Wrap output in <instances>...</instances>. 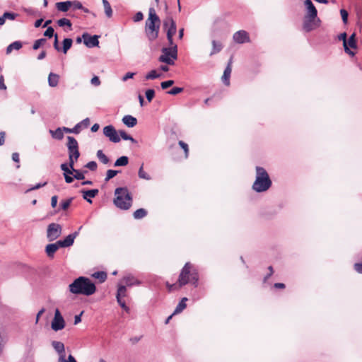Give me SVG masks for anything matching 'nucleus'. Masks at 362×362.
<instances>
[{
  "label": "nucleus",
  "instance_id": "obj_1",
  "mask_svg": "<svg viewBox=\"0 0 362 362\" xmlns=\"http://www.w3.org/2000/svg\"><path fill=\"white\" fill-rule=\"evenodd\" d=\"M69 289L73 294L89 296L95 293L96 287L90 279L80 276L69 284Z\"/></svg>",
  "mask_w": 362,
  "mask_h": 362
},
{
  "label": "nucleus",
  "instance_id": "obj_2",
  "mask_svg": "<svg viewBox=\"0 0 362 362\" xmlns=\"http://www.w3.org/2000/svg\"><path fill=\"white\" fill-rule=\"evenodd\" d=\"M272 182L267 170L260 166L256 167L255 180L252 185V189L257 192L267 191L272 186Z\"/></svg>",
  "mask_w": 362,
  "mask_h": 362
},
{
  "label": "nucleus",
  "instance_id": "obj_3",
  "mask_svg": "<svg viewBox=\"0 0 362 362\" xmlns=\"http://www.w3.org/2000/svg\"><path fill=\"white\" fill-rule=\"evenodd\" d=\"M160 23V18L157 16L155 9L150 8L148 11V18L146 22V33L150 41H153L158 37Z\"/></svg>",
  "mask_w": 362,
  "mask_h": 362
},
{
  "label": "nucleus",
  "instance_id": "obj_4",
  "mask_svg": "<svg viewBox=\"0 0 362 362\" xmlns=\"http://www.w3.org/2000/svg\"><path fill=\"white\" fill-rule=\"evenodd\" d=\"M199 276L196 269L192 268V265L187 262L182 268L178 279V287L191 283L195 287L198 285Z\"/></svg>",
  "mask_w": 362,
  "mask_h": 362
},
{
  "label": "nucleus",
  "instance_id": "obj_5",
  "mask_svg": "<svg viewBox=\"0 0 362 362\" xmlns=\"http://www.w3.org/2000/svg\"><path fill=\"white\" fill-rule=\"evenodd\" d=\"M115 205L122 209L127 210L132 204V197L126 187H118L115 191Z\"/></svg>",
  "mask_w": 362,
  "mask_h": 362
},
{
  "label": "nucleus",
  "instance_id": "obj_6",
  "mask_svg": "<svg viewBox=\"0 0 362 362\" xmlns=\"http://www.w3.org/2000/svg\"><path fill=\"white\" fill-rule=\"evenodd\" d=\"M177 59V46L169 47H163L161 54L158 57V61L165 63L167 65H174L175 61Z\"/></svg>",
  "mask_w": 362,
  "mask_h": 362
},
{
  "label": "nucleus",
  "instance_id": "obj_7",
  "mask_svg": "<svg viewBox=\"0 0 362 362\" xmlns=\"http://www.w3.org/2000/svg\"><path fill=\"white\" fill-rule=\"evenodd\" d=\"M62 233V227L59 223H52L47 226V238L49 242L57 240Z\"/></svg>",
  "mask_w": 362,
  "mask_h": 362
},
{
  "label": "nucleus",
  "instance_id": "obj_8",
  "mask_svg": "<svg viewBox=\"0 0 362 362\" xmlns=\"http://www.w3.org/2000/svg\"><path fill=\"white\" fill-rule=\"evenodd\" d=\"M320 20L317 17L304 16L303 29L305 32H310L320 26Z\"/></svg>",
  "mask_w": 362,
  "mask_h": 362
},
{
  "label": "nucleus",
  "instance_id": "obj_9",
  "mask_svg": "<svg viewBox=\"0 0 362 362\" xmlns=\"http://www.w3.org/2000/svg\"><path fill=\"white\" fill-rule=\"evenodd\" d=\"M67 140L68 142L66 146L68 148L69 157H73L75 158L76 159H78L80 156V152L78 150V141L75 138L70 136L67 137Z\"/></svg>",
  "mask_w": 362,
  "mask_h": 362
},
{
  "label": "nucleus",
  "instance_id": "obj_10",
  "mask_svg": "<svg viewBox=\"0 0 362 362\" xmlns=\"http://www.w3.org/2000/svg\"><path fill=\"white\" fill-rule=\"evenodd\" d=\"M65 321L64 317L61 315V313L58 308H57L54 311V316L51 323L52 329L55 331H59L64 328L65 327Z\"/></svg>",
  "mask_w": 362,
  "mask_h": 362
},
{
  "label": "nucleus",
  "instance_id": "obj_11",
  "mask_svg": "<svg viewBox=\"0 0 362 362\" xmlns=\"http://www.w3.org/2000/svg\"><path fill=\"white\" fill-rule=\"evenodd\" d=\"M103 134L106 137L109 138L110 141L112 142L118 143L120 141V137L112 125L105 127L103 128Z\"/></svg>",
  "mask_w": 362,
  "mask_h": 362
},
{
  "label": "nucleus",
  "instance_id": "obj_12",
  "mask_svg": "<svg viewBox=\"0 0 362 362\" xmlns=\"http://www.w3.org/2000/svg\"><path fill=\"white\" fill-rule=\"evenodd\" d=\"M163 27L167 29V38H170V36L173 37L176 33L177 27L172 17H166L163 21Z\"/></svg>",
  "mask_w": 362,
  "mask_h": 362
},
{
  "label": "nucleus",
  "instance_id": "obj_13",
  "mask_svg": "<svg viewBox=\"0 0 362 362\" xmlns=\"http://www.w3.org/2000/svg\"><path fill=\"white\" fill-rule=\"evenodd\" d=\"M82 38L84 45L89 48L98 47L99 45L98 35H95L91 36L88 33H85L82 35Z\"/></svg>",
  "mask_w": 362,
  "mask_h": 362
},
{
  "label": "nucleus",
  "instance_id": "obj_14",
  "mask_svg": "<svg viewBox=\"0 0 362 362\" xmlns=\"http://www.w3.org/2000/svg\"><path fill=\"white\" fill-rule=\"evenodd\" d=\"M233 39L236 43L238 44H243L250 42L248 33L243 30L235 32L233 34Z\"/></svg>",
  "mask_w": 362,
  "mask_h": 362
},
{
  "label": "nucleus",
  "instance_id": "obj_15",
  "mask_svg": "<svg viewBox=\"0 0 362 362\" xmlns=\"http://www.w3.org/2000/svg\"><path fill=\"white\" fill-rule=\"evenodd\" d=\"M78 231H76L71 234L67 235L64 240H60L57 241V244L61 246V247H68L71 246L74 243L75 238L78 236Z\"/></svg>",
  "mask_w": 362,
  "mask_h": 362
},
{
  "label": "nucleus",
  "instance_id": "obj_16",
  "mask_svg": "<svg viewBox=\"0 0 362 362\" xmlns=\"http://www.w3.org/2000/svg\"><path fill=\"white\" fill-rule=\"evenodd\" d=\"M304 5L306 11L305 16H308L310 17L317 16V11L311 0H305L304 1Z\"/></svg>",
  "mask_w": 362,
  "mask_h": 362
},
{
  "label": "nucleus",
  "instance_id": "obj_17",
  "mask_svg": "<svg viewBox=\"0 0 362 362\" xmlns=\"http://www.w3.org/2000/svg\"><path fill=\"white\" fill-rule=\"evenodd\" d=\"M52 346L56 351V352L59 354V358H61L62 357V359L65 358V347L64 344L62 342L58 341H53L52 342Z\"/></svg>",
  "mask_w": 362,
  "mask_h": 362
},
{
  "label": "nucleus",
  "instance_id": "obj_18",
  "mask_svg": "<svg viewBox=\"0 0 362 362\" xmlns=\"http://www.w3.org/2000/svg\"><path fill=\"white\" fill-rule=\"evenodd\" d=\"M123 284H124V286L131 287L132 286H138L141 284V282L138 280L136 277L131 274H128L123 277V279L121 281Z\"/></svg>",
  "mask_w": 362,
  "mask_h": 362
},
{
  "label": "nucleus",
  "instance_id": "obj_19",
  "mask_svg": "<svg viewBox=\"0 0 362 362\" xmlns=\"http://www.w3.org/2000/svg\"><path fill=\"white\" fill-rule=\"evenodd\" d=\"M61 246H59L57 244V241L54 243H50L46 245L45 247V252L49 258H53L54 256L55 252L60 248Z\"/></svg>",
  "mask_w": 362,
  "mask_h": 362
},
{
  "label": "nucleus",
  "instance_id": "obj_20",
  "mask_svg": "<svg viewBox=\"0 0 362 362\" xmlns=\"http://www.w3.org/2000/svg\"><path fill=\"white\" fill-rule=\"evenodd\" d=\"M231 71H232V68H231V59H230L229 61L226 68L225 69L223 74L222 76V81L227 86H228L230 85V77Z\"/></svg>",
  "mask_w": 362,
  "mask_h": 362
},
{
  "label": "nucleus",
  "instance_id": "obj_21",
  "mask_svg": "<svg viewBox=\"0 0 362 362\" xmlns=\"http://www.w3.org/2000/svg\"><path fill=\"white\" fill-rule=\"evenodd\" d=\"M98 192L99 190L98 189L81 191L83 198L89 203H92V200L90 199V198L95 197L96 195H98Z\"/></svg>",
  "mask_w": 362,
  "mask_h": 362
},
{
  "label": "nucleus",
  "instance_id": "obj_22",
  "mask_svg": "<svg viewBox=\"0 0 362 362\" xmlns=\"http://www.w3.org/2000/svg\"><path fill=\"white\" fill-rule=\"evenodd\" d=\"M122 122L128 127H134L137 124V119L136 117L132 115H125L122 118Z\"/></svg>",
  "mask_w": 362,
  "mask_h": 362
},
{
  "label": "nucleus",
  "instance_id": "obj_23",
  "mask_svg": "<svg viewBox=\"0 0 362 362\" xmlns=\"http://www.w3.org/2000/svg\"><path fill=\"white\" fill-rule=\"evenodd\" d=\"M56 8L59 11L66 12L71 8V1L57 2Z\"/></svg>",
  "mask_w": 362,
  "mask_h": 362
},
{
  "label": "nucleus",
  "instance_id": "obj_24",
  "mask_svg": "<svg viewBox=\"0 0 362 362\" xmlns=\"http://www.w3.org/2000/svg\"><path fill=\"white\" fill-rule=\"evenodd\" d=\"M59 76L57 74L50 73L48 76V83L51 87H56L59 83Z\"/></svg>",
  "mask_w": 362,
  "mask_h": 362
},
{
  "label": "nucleus",
  "instance_id": "obj_25",
  "mask_svg": "<svg viewBox=\"0 0 362 362\" xmlns=\"http://www.w3.org/2000/svg\"><path fill=\"white\" fill-rule=\"evenodd\" d=\"M187 300V298H183L181 301L176 306L173 315H176L180 313L187 306L186 301Z\"/></svg>",
  "mask_w": 362,
  "mask_h": 362
},
{
  "label": "nucleus",
  "instance_id": "obj_26",
  "mask_svg": "<svg viewBox=\"0 0 362 362\" xmlns=\"http://www.w3.org/2000/svg\"><path fill=\"white\" fill-rule=\"evenodd\" d=\"M346 33H341L340 35L339 36V39L340 40H343V45H344V50L345 52L349 54H351V55H354V53L353 52H351L349 48L347 47V40H346Z\"/></svg>",
  "mask_w": 362,
  "mask_h": 362
},
{
  "label": "nucleus",
  "instance_id": "obj_27",
  "mask_svg": "<svg viewBox=\"0 0 362 362\" xmlns=\"http://www.w3.org/2000/svg\"><path fill=\"white\" fill-rule=\"evenodd\" d=\"M49 133L51 134L52 136L56 139L61 140L64 137V132L62 130V128H57L56 130H49Z\"/></svg>",
  "mask_w": 362,
  "mask_h": 362
},
{
  "label": "nucleus",
  "instance_id": "obj_28",
  "mask_svg": "<svg viewBox=\"0 0 362 362\" xmlns=\"http://www.w3.org/2000/svg\"><path fill=\"white\" fill-rule=\"evenodd\" d=\"M129 163V158L127 156H123L116 160L114 163L115 167L126 166Z\"/></svg>",
  "mask_w": 362,
  "mask_h": 362
},
{
  "label": "nucleus",
  "instance_id": "obj_29",
  "mask_svg": "<svg viewBox=\"0 0 362 362\" xmlns=\"http://www.w3.org/2000/svg\"><path fill=\"white\" fill-rule=\"evenodd\" d=\"M105 13L107 18H111L112 16V9L110 4V3L107 0H104L103 2Z\"/></svg>",
  "mask_w": 362,
  "mask_h": 362
},
{
  "label": "nucleus",
  "instance_id": "obj_30",
  "mask_svg": "<svg viewBox=\"0 0 362 362\" xmlns=\"http://www.w3.org/2000/svg\"><path fill=\"white\" fill-rule=\"evenodd\" d=\"M212 51L210 53L211 56L219 52L223 47L221 43L216 42V40L212 41Z\"/></svg>",
  "mask_w": 362,
  "mask_h": 362
},
{
  "label": "nucleus",
  "instance_id": "obj_31",
  "mask_svg": "<svg viewBox=\"0 0 362 362\" xmlns=\"http://www.w3.org/2000/svg\"><path fill=\"white\" fill-rule=\"evenodd\" d=\"M57 23L59 27L66 26L69 28V30H71L72 23H71V21L67 18H63L59 19Z\"/></svg>",
  "mask_w": 362,
  "mask_h": 362
},
{
  "label": "nucleus",
  "instance_id": "obj_32",
  "mask_svg": "<svg viewBox=\"0 0 362 362\" xmlns=\"http://www.w3.org/2000/svg\"><path fill=\"white\" fill-rule=\"evenodd\" d=\"M127 286L124 285L119 284L118 285L117 292L116 295V298L119 297V298H122L125 297L127 295Z\"/></svg>",
  "mask_w": 362,
  "mask_h": 362
},
{
  "label": "nucleus",
  "instance_id": "obj_33",
  "mask_svg": "<svg viewBox=\"0 0 362 362\" xmlns=\"http://www.w3.org/2000/svg\"><path fill=\"white\" fill-rule=\"evenodd\" d=\"M97 158L98 160L103 164H107L110 162V159L103 152L102 150H98L97 151Z\"/></svg>",
  "mask_w": 362,
  "mask_h": 362
},
{
  "label": "nucleus",
  "instance_id": "obj_34",
  "mask_svg": "<svg viewBox=\"0 0 362 362\" xmlns=\"http://www.w3.org/2000/svg\"><path fill=\"white\" fill-rule=\"evenodd\" d=\"M73 40L71 38H65L63 40L62 52L66 54L67 51L71 47Z\"/></svg>",
  "mask_w": 362,
  "mask_h": 362
},
{
  "label": "nucleus",
  "instance_id": "obj_35",
  "mask_svg": "<svg viewBox=\"0 0 362 362\" xmlns=\"http://www.w3.org/2000/svg\"><path fill=\"white\" fill-rule=\"evenodd\" d=\"M147 214V211L144 209H139L134 212V218L135 219H141L145 217Z\"/></svg>",
  "mask_w": 362,
  "mask_h": 362
},
{
  "label": "nucleus",
  "instance_id": "obj_36",
  "mask_svg": "<svg viewBox=\"0 0 362 362\" xmlns=\"http://www.w3.org/2000/svg\"><path fill=\"white\" fill-rule=\"evenodd\" d=\"M138 175L139 178L146 180H150L151 179V176L144 170V164H142L141 166L140 167L138 172Z\"/></svg>",
  "mask_w": 362,
  "mask_h": 362
},
{
  "label": "nucleus",
  "instance_id": "obj_37",
  "mask_svg": "<svg viewBox=\"0 0 362 362\" xmlns=\"http://www.w3.org/2000/svg\"><path fill=\"white\" fill-rule=\"evenodd\" d=\"M6 341V337L0 330V356L3 354Z\"/></svg>",
  "mask_w": 362,
  "mask_h": 362
},
{
  "label": "nucleus",
  "instance_id": "obj_38",
  "mask_svg": "<svg viewBox=\"0 0 362 362\" xmlns=\"http://www.w3.org/2000/svg\"><path fill=\"white\" fill-rule=\"evenodd\" d=\"M161 76L160 74H158L156 70H151L150 72H148L145 78L146 80H153L158 78H160Z\"/></svg>",
  "mask_w": 362,
  "mask_h": 362
},
{
  "label": "nucleus",
  "instance_id": "obj_39",
  "mask_svg": "<svg viewBox=\"0 0 362 362\" xmlns=\"http://www.w3.org/2000/svg\"><path fill=\"white\" fill-rule=\"evenodd\" d=\"M93 276L100 280V282H104L107 279V274L104 272H97L93 274Z\"/></svg>",
  "mask_w": 362,
  "mask_h": 362
},
{
  "label": "nucleus",
  "instance_id": "obj_40",
  "mask_svg": "<svg viewBox=\"0 0 362 362\" xmlns=\"http://www.w3.org/2000/svg\"><path fill=\"white\" fill-rule=\"evenodd\" d=\"M356 34L353 33L347 40V47L356 49Z\"/></svg>",
  "mask_w": 362,
  "mask_h": 362
},
{
  "label": "nucleus",
  "instance_id": "obj_41",
  "mask_svg": "<svg viewBox=\"0 0 362 362\" xmlns=\"http://www.w3.org/2000/svg\"><path fill=\"white\" fill-rule=\"evenodd\" d=\"M87 173L86 170L80 171L78 170L74 169L73 175L75 179L81 180H83L85 178L84 173Z\"/></svg>",
  "mask_w": 362,
  "mask_h": 362
},
{
  "label": "nucleus",
  "instance_id": "obj_42",
  "mask_svg": "<svg viewBox=\"0 0 362 362\" xmlns=\"http://www.w3.org/2000/svg\"><path fill=\"white\" fill-rule=\"evenodd\" d=\"M119 134L124 140H128L131 141L132 143H136V141L132 136L127 134L124 131L120 130Z\"/></svg>",
  "mask_w": 362,
  "mask_h": 362
},
{
  "label": "nucleus",
  "instance_id": "obj_43",
  "mask_svg": "<svg viewBox=\"0 0 362 362\" xmlns=\"http://www.w3.org/2000/svg\"><path fill=\"white\" fill-rule=\"evenodd\" d=\"M120 171L115 170H108L106 173V177L105 180L106 182L109 181L110 179L113 178L116 176Z\"/></svg>",
  "mask_w": 362,
  "mask_h": 362
},
{
  "label": "nucleus",
  "instance_id": "obj_44",
  "mask_svg": "<svg viewBox=\"0 0 362 362\" xmlns=\"http://www.w3.org/2000/svg\"><path fill=\"white\" fill-rule=\"evenodd\" d=\"M72 200H73V198L71 197L68 199H66V200H62L61 202V207L63 210H66L71 205V202H72Z\"/></svg>",
  "mask_w": 362,
  "mask_h": 362
},
{
  "label": "nucleus",
  "instance_id": "obj_45",
  "mask_svg": "<svg viewBox=\"0 0 362 362\" xmlns=\"http://www.w3.org/2000/svg\"><path fill=\"white\" fill-rule=\"evenodd\" d=\"M45 42H46V40L44 38L37 40L36 41H35V42L33 44V49H39L40 47V46H42L44 43H45Z\"/></svg>",
  "mask_w": 362,
  "mask_h": 362
},
{
  "label": "nucleus",
  "instance_id": "obj_46",
  "mask_svg": "<svg viewBox=\"0 0 362 362\" xmlns=\"http://www.w3.org/2000/svg\"><path fill=\"white\" fill-rule=\"evenodd\" d=\"M340 14H341L343 23L344 24H346L348 23V16H349V13H348L347 11H346L345 9H341Z\"/></svg>",
  "mask_w": 362,
  "mask_h": 362
},
{
  "label": "nucleus",
  "instance_id": "obj_47",
  "mask_svg": "<svg viewBox=\"0 0 362 362\" xmlns=\"http://www.w3.org/2000/svg\"><path fill=\"white\" fill-rule=\"evenodd\" d=\"M71 7L74 9H81L83 8L82 4L78 1H71Z\"/></svg>",
  "mask_w": 362,
  "mask_h": 362
},
{
  "label": "nucleus",
  "instance_id": "obj_48",
  "mask_svg": "<svg viewBox=\"0 0 362 362\" xmlns=\"http://www.w3.org/2000/svg\"><path fill=\"white\" fill-rule=\"evenodd\" d=\"M16 16H17V14H16L14 13H10V12H5L3 14V17L4 18V22L6 21V19L14 20Z\"/></svg>",
  "mask_w": 362,
  "mask_h": 362
},
{
  "label": "nucleus",
  "instance_id": "obj_49",
  "mask_svg": "<svg viewBox=\"0 0 362 362\" xmlns=\"http://www.w3.org/2000/svg\"><path fill=\"white\" fill-rule=\"evenodd\" d=\"M155 95V91L153 89H148L146 91V97L148 102H151Z\"/></svg>",
  "mask_w": 362,
  "mask_h": 362
},
{
  "label": "nucleus",
  "instance_id": "obj_50",
  "mask_svg": "<svg viewBox=\"0 0 362 362\" xmlns=\"http://www.w3.org/2000/svg\"><path fill=\"white\" fill-rule=\"evenodd\" d=\"M183 91V88H180V87H174L171 90H170L169 91H168L167 93L170 95H177L181 92Z\"/></svg>",
  "mask_w": 362,
  "mask_h": 362
},
{
  "label": "nucleus",
  "instance_id": "obj_51",
  "mask_svg": "<svg viewBox=\"0 0 362 362\" xmlns=\"http://www.w3.org/2000/svg\"><path fill=\"white\" fill-rule=\"evenodd\" d=\"M85 167L92 171H95L97 170L98 165L95 161H90L85 165Z\"/></svg>",
  "mask_w": 362,
  "mask_h": 362
},
{
  "label": "nucleus",
  "instance_id": "obj_52",
  "mask_svg": "<svg viewBox=\"0 0 362 362\" xmlns=\"http://www.w3.org/2000/svg\"><path fill=\"white\" fill-rule=\"evenodd\" d=\"M173 84H174V81L168 80V81L162 82L160 83V86H161L162 89L164 90V89H167L168 88L170 87Z\"/></svg>",
  "mask_w": 362,
  "mask_h": 362
},
{
  "label": "nucleus",
  "instance_id": "obj_53",
  "mask_svg": "<svg viewBox=\"0 0 362 362\" xmlns=\"http://www.w3.org/2000/svg\"><path fill=\"white\" fill-rule=\"evenodd\" d=\"M178 144L184 150L185 153V157L187 158L189 153L188 145L182 141H180Z\"/></svg>",
  "mask_w": 362,
  "mask_h": 362
},
{
  "label": "nucleus",
  "instance_id": "obj_54",
  "mask_svg": "<svg viewBox=\"0 0 362 362\" xmlns=\"http://www.w3.org/2000/svg\"><path fill=\"white\" fill-rule=\"evenodd\" d=\"M117 301L119 303V305L127 312L129 311V307L127 306L126 303L124 300H123L122 298H119V297L117 298Z\"/></svg>",
  "mask_w": 362,
  "mask_h": 362
},
{
  "label": "nucleus",
  "instance_id": "obj_55",
  "mask_svg": "<svg viewBox=\"0 0 362 362\" xmlns=\"http://www.w3.org/2000/svg\"><path fill=\"white\" fill-rule=\"evenodd\" d=\"M54 28L52 27H48L44 33V35L45 37H52L54 35Z\"/></svg>",
  "mask_w": 362,
  "mask_h": 362
},
{
  "label": "nucleus",
  "instance_id": "obj_56",
  "mask_svg": "<svg viewBox=\"0 0 362 362\" xmlns=\"http://www.w3.org/2000/svg\"><path fill=\"white\" fill-rule=\"evenodd\" d=\"M10 45L13 48V50H19L22 47V43L20 41H15L10 44Z\"/></svg>",
  "mask_w": 362,
  "mask_h": 362
},
{
  "label": "nucleus",
  "instance_id": "obj_57",
  "mask_svg": "<svg viewBox=\"0 0 362 362\" xmlns=\"http://www.w3.org/2000/svg\"><path fill=\"white\" fill-rule=\"evenodd\" d=\"M90 83L92 85H93L95 86H98L100 85V81L99 78L96 76H93L91 78Z\"/></svg>",
  "mask_w": 362,
  "mask_h": 362
},
{
  "label": "nucleus",
  "instance_id": "obj_58",
  "mask_svg": "<svg viewBox=\"0 0 362 362\" xmlns=\"http://www.w3.org/2000/svg\"><path fill=\"white\" fill-rule=\"evenodd\" d=\"M78 159H76L75 158H73V157H69V163H68V165L73 170H74V163L75 162L77 161Z\"/></svg>",
  "mask_w": 362,
  "mask_h": 362
},
{
  "label": "nucleus",
  "instance_id": "obj_59",
  "mask_svg": "<svg viewBox=\"0 0 362 362\" xmlns=\"http://www.w3.org/2000/svg\"><path fill=\"white\" fill-rule=\"evenodd\" d=\"M144 18V15L141 12H137L134 17V21L135 22L141 21Z\"/></svg>",
  "mask_w": 362,
  "mask_h": 362
},
{
  "label": "nucleus",
  "instance_id": "obj_60",
  "mask_svg": "<svg viewBox=\"0 0 362 362\" xmlns=\"http://www.w3.org/2000/svg\"><path fill=\"white\" fill-rule=\"evenodd\" d=\"M135 75V73L132 72H127L122 78L123 81H126L129 78H132Z\"/></svg>",
  "mask_w": 362,
  "mask_h": 362
},
{
  "label": "nucleus",
  "instance_id": "obj_61",
  "mask_svg": "<svg viewBox=\"0 0 362 362\" xmlns=\"http://www.w3.org/2000/svg\"><path fill=\"white\" fill-rule=\"evenodd\" d=\"M79 124H81V127L86 128L90 124V119L88 118H86L80 122Z\"/></svg>",
  "mask_w": 362,
  "mask_h": 362
},
{
  "label": "nucleus",
  "instance_id": "obj_62",
  "mask_svg": "<svg viewBox=\"0 0 362 362\" xmlns=\"http://www.w3.org/2000/svg\"><path fill=\"white\" fill-rule=\"evenodd\" d=\"M57 200H58L57 196L54 195V196L52 197V199H51V206H52V208H55L57 206Z\"/></svg>",
  "mask_w": 362,
  "mask_h": 362
},
{
  "label": "nucleus",
  "instance_id": "obj_63",
  "mask_svg": "<svg viewBox=\"0 0 362 362\" xmlns=\"http://www.w3.org/2000/svg\"><path fill=\"white\" fill-rule=\"evenodd\" d=\"M354 269L359 274H362V263H356Z\"/></svg>",
  "mask_w": 362,
  "mask_h": 362
},
{
  "label": "nucleus",
  "instance_id": "obj_64",
  "mask_svg": "<svg viewBox=\"0 0 362 362\" xmlns=\"http://www.w3.org/2000/svg\"><path fill=\"white\" fill-rule=\"evenodd\" d=\"M54 47L56 50L57 51H60L61 50V48L59 46V44H58V37H57V35L56 34L54 35Z\"/></svg>",
  "mask_w": 362,
  "mask_h": 362
}]
</instances>
